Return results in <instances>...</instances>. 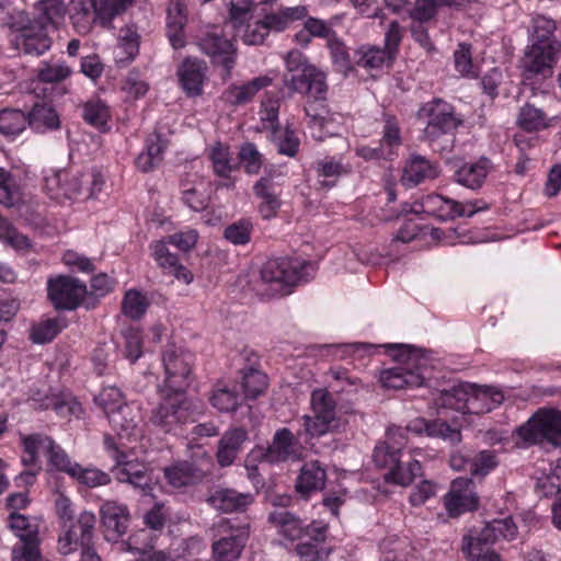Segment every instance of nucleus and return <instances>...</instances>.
Wrapping results in <instances>:
<instances>
[{"label": "nucleus", "mask_w": 561, "mask_h": 561, "mask_svg": "<svg viewBox=\"0 0 561 561\" xmlns=\"http://www.w3.org/2000/svg\"><path fill=\"white\" fill-rule=\"evenodd\" d=\"M416 435L425 434L428 437L440 438L450 444L461 440V432L458 423H413L407 427L392 424L386 431V442L378 444L373 454V460L380 468H388L386 480L398 485L407 486L422 474V467L417 460L408 455L407 473H401L404 453L402 448L407 444L405 433Z\"/></svg>", "instance_id": "f257e3e1"}, {"label": "nucleus", "mask_w": 561, "mask_h": 561, "mask_svg": "<svg viewBox=\"0 0 561 561\" xmlns=\"http://www.w3.org/2000/svg\"><path fill=\"white\" fill-rule=\"evenodd\" d=\"M164 387L161 388V402L156 417L164 421L174 417L178 421L195 416L196 407L184 399L183 392L188 386L193 373L194 355L183 346L169 343L162 351Z\"/></svg>", "instance_id": "f03ea898"}, {"label": "nucleus", "mask_w": 561, "mask_h": 561, "mask_svg": "<svg viewBox=\"0 0 561 561\" xmlns=\"http://www.w3.org/2000/svg\"><path fill=\"white\" fill-rule=\"evenodd\" d=\"M416 117L425 121L421 140L426 142L434 151H449L455 140V131L462 125V117L456 113L455 107L440 98L423 103Z\"/></svg>", "instance_id": "7ed1b4c3"}, {"label": "nucleus", "mask_w": 561, "mask_h": 561, "mask_svg": "<svg viewBox=\"0 0 561 561\" xmlns=\"http://www.w3.org/2000/svg\"><path fill=\"white\" fill-rule=\"evenodd\" d=\"M504 399L503 391L495 387L463 382L443 392L439 401L462 414L480 415L497 408Z\"/></svg>", "instance_id": "20e7f679"}, {"label": "nucleus", "mask_w": 561, "mask_h": 561, "mask_svg": "<svg viewBox=\"0 0 561 561\" xmlns=\"http://www.w3.org/2000/svg\"><path fill=\"white\" fill-rule=\"evenodd\" d=\"M104 184L102 175L96 172L73 173L67 170H51L45 175V190L56 201L92 198L101 192Z\"/></svg>", "instance_id": "39448f33"}, {"label": "nucleus", "mask_w": 561, "mask_h": 561, "mask_svg": "<svg viewBox=\"0 0 561 561\" xmlns=\"http://www.w3.org/2000/svg\"><path fill=\"white\" fill-rule=\"evenodd\" d=\"M400 353L396 355L399 365L380 371L379 381L387 389H404L420 387L424 381V370L428 358L421 350L409 345H398Z\"/></svg>", "instance_id": "423d86ee"}, {"label": "nucleus", "mask_w": 561, "mask_h": 561, "mask_svg": "<svg viewBox=\"0 0 561 561\" xmlns=\"http://www.w3.org/2000/svg\"><path fill=\"white\" fill-rule=\"evenodd\" d=\"M119 426L121 430L117 431L118 444L110 435H106L104 438L106 448L113 450L112 457L115 466L112 468V472L118 482L128 483L146 494L150 490L152 480L149 468L138 461L128 460L127 455L119 450V447L124 446V439L129 440L135 426L133 423H119Z\"/></svg>", "instance_id": "0eeeda50"}, {"label": "nucleus", "mask_w": 561, "mask_h": 561, "mask_svg": "<svg viewBox=\"0 0 561 561\" xmlns=\"http://www.w3.org/2000/svg\"><path fill=\"white\" fill-rule=\"evenodd\" d=\"M96 517L92 512L83 511L78 518L61 525L58 538V550L61 554H70L80 547L93 545Z\"/></svg>", "instance_id": "6e6552de"}, {"label": "nucleus", "mask_w": 561, "mask_h": 561, "mask_svg": "<svg viewBox=\"0 0 561 561\" xmlns=\"http://www.w3.org/2000/svg\"><path fill=\"white\" fill-rule=\"evenodd\" d=\"M516 533L517 528L511 518L493 519L479 533L463 536L461 551L465 556H472L476 550H488V546L500 539H513Z\"/></svg>", "instance_id": "1a4fd4ad"}, {"label": "nucleus", "mask_w": 561, "mask_h": 561, "mask_svg": "<svg viewBox=\"0 0 561 561\" xmlns=\"http://www.w3.org/2000/svg\"><path fill=\"white\" fill-rule=\"evenodd\" d=\"M48 297L56 309L73 310L88 294L84 283L70 276L48 280Z\"/></svg>", "instance_id": "9d476101"}, {"label": "nucleus", "mask_w": 561, "mask_h": 561, "mask_svg": "<svg viewBox=\"0 0 561 561\" xmlns=\"http://www.w3.org/2000/svg\"><path fill=\"white\" fill-rule=\"evenodd\" d=\"M307 265V263L287 257L272 259L263 265L261 277L264 283L278 284L279 290L283 291V287L294 286L302 279Z\"/></svg>", "instance_id": "9b49d317"}, {"label": "nucleus", "mask_w": 561, "mask_h": 561, "mask_svg": "<svg viewBox=\"0 0 561 561\" xmlns=\"http://www.w3.org/2000/svg\"><path fill=\"white\" fill-rule=\"evenodd\" d=\"M444 504L450 517H458L466 512L477 510L479 496L472 480L465 477L453 480Z\"/></svg>", "instance_id": "f8f14e48"}, {"label": "nucleus", "mask_w": 561, "mask_h": 561, "mask_svg": "<svg viewBox=\"0 0 561 561\" xmlns=\"http://www.w3.org/2000/svg\"><path fill=\"white\" fill-rule=\"evenodd\" d=\"M298 73L284 76V84L291 91L309 98H324L328 92L325 75L313 65H305Z\"/></svg>", "instance_id": "ddd939ff"}, {"label": "nucleus", "mask_w": 561, "mask_h": 561, "mask_svg": "<svg viewBox=\"0 0 561 561\" xmlns=\"http://www.w3.org/2000/svg\"><path fill=\"white\" fill-rule=\"evenodd\" d=\"M198 45L206 55L211 57L214 64L222 67V79H229L236 64L237 49L233 44L215 30L206 33L199 39Z\"/></svg>", "instance_id": "4468645a"}, {"label": "nucleus", "mask_w": 561, "mask_h": 561, "mask_svg": "<svg viewBox=\"0 0 561 561\" xmlns=\"http://www.w3.org/2000/svg\"><path fill=\"white\" fill-rule=\"evenodd\" d=\"M176 75L181 88L188 98L203 94V87L207 78V65L197 58H185L179 66Z\"/></svg>", "instance_id": "2eb2a0df"}, {"label": "nucleus", "mask_w": 561, "mask_h": 561, "mask_svg": "<svg viewBox=\"0 0 561 561\" xmlns=\"http://www.w3.org/2000/svg\"><path fill=\"white\" fill-rule=\"evenodd\" d=\"M515 433L525 445L546 443L561 447V423H523Z\"/></svg>", "instance_id": "dca6fc26"}, {"label": "nucleus", "mask_w": 561, "mask_h": 561, "mask_svg": "<svg viewBox=\"0 0 561 561\" xmlns=\"http://www.w3.org/2000/svg\"><path fill=\"white\" fill-rule=\"evenodd\" d=\"M11 42L16 50L33 56L45 54L51 46L48 30L34 22L23 33L15 34Z\"/></svg>", "instance_id": "f3484780"}, {"label": "nucleus", "mask_w": 561, "mask_h": 561, "mask_svg": "<svg viewBox=\"0 0 561 561\" xmlns=\"http://www.w3.org/2000/svg\"><path fill=\"white\" fill-rule=\"evenodd\" d=\"M254 195L261 201L259 213L263 219L274 218L280 206V188L271 176H262L253 186Z\"/></svg>", "instance_id": "a211bd4d"}, {"label": "nucleus", "mask_w": 561, "mask_h": 561, "mask_svg": "<svg viewBox=\"0 0 561 561\" xmlns=\"http://www.w3.org/2000/svg\"><path fill=\"white\" fill-rule=\"evenodd\" d=\"M273 78L259 76L243 84H231L222 93V100L231 106H241L251 102L263 89L271 85Z\"/></svg>", "instance_id": "6ab92c4d"}, {"label": "nucleus", "mask_w": 561, "mask_h": 561, "mask_svg": "<svg viewBox=\"0 0 561 561\" xmlns=\"http://www.w3.org/2000/svg\"><path fill=\"white\" fill-rule=\"evenodd\" d=\"M327 481L325 469L318 460L306 462L296 480V491L305 500L311 493L321 491Z\"/></svg>", "instance_id": "aec40b11"}, {"label": "nucleus", "mask_w": 561, "mask_h": 561, "mask_svg": "<svg viewBox=\"0 0 561 561\" xmlns=\"http://www.w3.org/2000/svg\"><path fill=\"white\" fill-rule=\"evenodd\" d=\"M167 147L168 141L160 133L150 134L146 139L144 150L135 160L136 168L142 173L153 171L162 163Z\"/></svg>", "instance_id": "412c9836"}, {"label": "nucleus", "mask_w": 561, "mask_h": 561, "mask_svg": "<svg viewBox=\"0 0 561 561\" xmlns=\"http://www.w3.org/2000/svg\"><path fill=\"white\" fill-rule=\"evenodd\" d=\"M559 53L557 45L548 46V48L528 45L525 53V71L531 75H550Z\"/></svg>", "instance_id": "4be33fe9"}, {"label": "nucleus", "mask_w": 561, "mask_h": 561, "mask_svg": "<svg viewBox=\"0 0 561 561\" xmlns=\"http://www.w3.org/2000/svg\"><path fill=\"white\" fill-rule=\"evenodd\" d=\"M208 503L222 513L243 511L253 499L250 493H241L233 489H215L208 497Z\"/></svg>", "instance_id": "5701e85b"}, {"label": "nucleus", "mask_w": 561, "mask_h": 561, "mask_svg": "<svg viewBox=\"0 0 561 561\" xmlns=\"http://www.w3.org/2000/svg\"><path fill=\"white\" fill-rule=\"evenodd\" d=\"M247 542V535L231 529L227 536L214 541L213 554L216 561H238Z\"/></svg>", "instance_id": "b1692460"}, {"label": "nucleus", "mask_w": 561, "mask_h": 561, "mask_svg": "<svg viewBox=\"0 0 561 561\" xmlns=\"http://www.w3.org/2000/svg\"><path fill=\"white\" fill-rule=\"evenodd\" d=\"M268 522L277 529L278 535L290 541L304 537V520L287 510H274L268 515Z\"/></svg>", "instance_id": "393cba45"}, {"label": "nucleus", "mask_w": 561, "mask_h": 561, "mask_svg": "<svg viewBox=\"0 0 561 561\" xmlns=\"http://www.w3.org/2000/svg\"><path fill=\"white\" fill-rule=\"evenodd\" d=\"M27 126L35 133L44 134L46 131L60 128V118L56 110L48 103H35L26 112Z\"/></svg>", "instance_id": "a878e982"}, {"label": "nucleus", "mask_w": 561, "mask_h": 561, "mask_svg": "<svg viewBox=\"0 0 561 561\" xmlns=\"http://www.w3.org/2000/svg\"><path fill=\"white\" fill-rule=\"evenodd\" d=\"M297 457L294 436L287 428L276 432L273 443L263 455L264 460L270 463L284 462Z\"/></svg>", "instance_id": "bb28decb"}, {"label": "nucleus", "mask_w": 561, "mask_h": 561, "mask_svg": "<svg viewBox=\"0 0 561 561\" xmlns=\"http://www.w3.org/2000/svg\"><path fill=\"white\" fill-rule=\"evenodd\" d=\"M151 249L154 260L169 274H172L185 284H190L193 280V274L180 264L178 256L170 252L165 241H157L151 245Z\"/></svg>", "instance_id": "cd10ccee"}, {"label": "nucleus", "mask_w": 561, "mask_h": 561, "mask_svg": "<svg viewBox=\"0 0 561 561\" xmlns=\"http://www.w3.org/2000/svg\"><path fill=\"white\" fill-rule=\"evenodd\" d=\"M101 517L107 531L112 533L113 538L125 534L128 527L129 515L127 507L114 501H106L101 506Z\"/></svg>", "instance_id": "c85d7f7f"}, {"label": "nucleus", "mask_w": 561, "mask_h": 561, "mask_svg": "<svg viewBox=\"0 0 561 561\" xmlns=\"http://www.w3.org/2000/svg\"><path fill=\"white\" fill-rule=\"evenodd\" d=\"M556 31L557 23L554 20L545 15H538L534 18L529 31V45L543 46V48H548V46L551 45H557L558 51H560L561 42L557 39Z\"/></svg>", "instance_id": "c756f323"}, {"label": "nucleus", "mask_w": 561, "mask_h": 561, "mask_svg": "<svg viewBox=\"0 0 561 561\" xmlns=\"http://www.w3.org/2000/svg\"><path fill=\"white\" fill-rule=\"evenodd\" d=\"M438 165L427 160L425 157L412 156L403 169L402 181L410 185H417L424 180L438 176Z\"/></svg>", "instance_id": "7c9ffc66"}, {"label": "nucleus", "mask_w": 561, "mask_h": 561, "mask_svg": "<svg viewBox=\"0 0 561 561\" xmlns=\"http://www.w3.org/2000/svg\"><path fill=\"white\" fill-rule=\"evenodd\" d=\"M393 59L387 50L375 45H362L354 51V65L366 70L381 69L391 66Z\"/></svg>", "instance_id": "2f4dec72"}, {"label": "nucleus", "mask_w": 561, "mask_h": 561, "mask_svg": "<svg viewBox=\"0 0 561 561\" xmlns=\"http://www.w3.org/2000/svg\"><path fill=\"white\" fill-rule=\"evenodd\" d=\"M454 207H457L456 201L445 198L438 194H430L414 204L413 211L424 213L440 220H449L453 219Z\"/></svg>", "instance_id": "473e14b6"}, {"label": "nucleus", "mask_w": 561, "mask_h": 561, "mask_svg": "<svg viewBox=\"0 0 561 561\" xmlns=\"http://www.w3.org/2000/svg\"><path fill=\"white\" fill-rule=\"evenodd\" d=\"M308 15L306 5L280 8L276 12L264 15V23L268 31L283 32L293 23L304 20Z\"/></svg>", "instance_id": "72a5a7b5"}, {"label": "nucleus", "mask_w": 561, "mask_h": 561, "mask_svg": "<svg viewBox=\"0 0 561 561\" xmlns=\"http://www.w3.org/2000/svg\"><path fill=\"white\" fill-rule=\"evenodd\" d=\"M489 161L481 159L474 163L462 164L455 173L457 183L471 188H480L488 175Z\"/></svg>", "instance_id": "f704fd0d"}, {"label": "nucleus", "mask_w": 561, "mask_h": 561, "mask_svg": "<svg viewBox=\"0 0 561 561\" xmlns=\"http://www.w3.org/2000/svg\"><path fill=\"white\" fill-rule=\"evenodd\" d=\"M36 15L33 22L48 30L65 16L66 7L62 0H41L35 5Z\"/></svg>", "instance_id": "c9c22d12"}, {"label": "nucleus", "mask_w": 561, "mask_h": 561, "mask_svg": "<svg viewBox=\"0 0 561 561\" xmlns=\"http://www.w3.org/2000/svg\"><path fill=\"white\" fill-rule=\"evenodd\" d=\"M516 124L526 131H539L550 126V119L541 108L526 103L519 108Z\"/></svg>", "instance_id": "e433bc0d"}, {"label": "nucleus", "mask_w": 561, "mask_h": 561, "mask_svg": "<svg viewBox=\"0 0 561 561\" xmlns=\"http://www.w3.org/2000/svg\"><path fill=\"white\" fill-rule=\"evenodd\" d=\"M27 127L26 112L18 108L0 110V134L8 138H14Z\"/></svg>", "instance_id": "4c0bfd02"}, {"label": "nucleus", "mask_w": 561, "mask_h": 561, "mask_svg": "<svg viewBox=\"0 0 561 561\" xmlns=\"http://www.w3.org/2000/svg\"><path fill=\"white\" fill-rule=\"evenodd\" d=\"M169 483L175 488H181L199 480L204 472L194 463L183 461L164 471Z\"/></svg>", "instance_id": "58836bf2"}, {"label": "nucleus", "mask_w": 561, "mask_h": 561, "mask_svg": "<svg viewBox=\"0 0 561 561\" xmlns=\"http://www.w3.org/2000/svg\"><path fill=\"white\" fill-rule=\"evenodd\" d=\"M213 172L219 178H228L237 165L232 164V157L228 145L216 142L208 153Z\"/></svg>", "instance_id": "ea45409f"}, {"label": "nucleus", "mask_w": 561, "mask_h": 561, "mask_svg": "<svg viewBox=\"0 0 561 561\" xmlns=\"http://www.w3.org/2000/svg\"><path fill=\"white\" fill-rule=\"evenodd\" d=\"M310 404L316 421H333L336 403L332 394L323 388L314 389L311 392Z\"/></svg>", "instance_id": "a19ab883"}, {"label": "nucleus", "mask_w": 561, "mask_h": 561, "mask_svg": "<svg viewBox=\"0 0 561 561\" xmlns=\"http://www.w3.org/2000/svg\"><path fill=\"white\" fill-rule=\"evenodd\" d=\"M100 24L110 27L115 16L122 14L134 0H90Z\"/></svg>", "instance_id": "79ce46f5"}, {"label": "nucleus", "mask_w": 561, "mask_h": 561, "mask_svg": "<svg viewBox=\"0 0 561 561\" xmlns=\"http://www.w3.org/2000/svg\"><path fill=\"white\" fill-rule=\"evenodd\" d=\"M271 140L279 154L294 158L298 153L300 140L290 126H286L284 129L273 128Z\"/></svg>", "instance_id": "37998d69"}, {"label": "nucleus", "mask_w": 561, "mask_h": 561, "mask_svg": "<svg viewBox=\"0 0 561 561\" xmlns=\"http://www.w3.org/2000/svg\"><path fill=\"white\" fill-rule=\"evenodd\" d=\"M65 327L60 318L44 319L32 325L30 337L36 344L49 343Z\"/></svg>", "instance_id": "c03bdc74"}, {"label": "nucleus", "mask_w": 561, "mask_h": 561, "mask_svg": "<svg viewBox=\"0 0 561 561\" xmlns=\"http://www.w3.org/2000/svg\"><path fill=\"white\" fill-rule=\"evenodd\" d=\"M327 95L324 98H309L306 105L305 112L309 118L311 126H318L323 129L334 121V114H332L325 103Z\"/></svg>", "instance_id": "a18cd8bd"}, {"label": "nucleus", "mask_w": 561, "mask_h": 561, "mask_svg": "<svg viewBox=\"0 0 561 561\" xmlns=\"http://www.w3.org/2000/svg\"><path fill=\"white\" fill-rule=\"evenodd\" d=\"M242 374V388L247 398L255 399L261 396L268 386V378L259 368H243Z\"/></svg>", "instance_id": "49530a36"}, {"label": "nucleus", "mask_w": 561, "mask_h": 561, "mask_svg": "<svg viewBox=\"0 0 561 561\" xmlns=\"http://www.w3.org/2000/svg\"><path fill=\"white\" fill-rule=\"evenodd\" d=\"M70 19L75 30L85 35L92 30L98 16L94 9L91 11L85 2L77 1L72 3Z\"/></svg>", "instance_id": "de8ad7c7"}, {"label": "nucleus", "mask_w": 561, "mask_h": 561, "mask_svg": "<svg viewBox=\"0 0 561 561\" xmlns=\"http://www.w3.org/2000/svg\"><path fill=\"white\" fill-rule=\"evenodd\" d=\"M82 116L88 124L99 129H104L111 118L108 106L99 99L83 105Z\"/></svg>", "instance_id": "09e8293b"}, {"label": "nucleus", "mask_w": 561, "mask_h": 561, "mask_svg": "<svg viewBox=\"0 0 561 561\" xmlns=\"http://www.w3.org/2000/svg\"><path fill=\"white\" fill-rule=\"evenodd\" d=\"M117 60L131 61L139 53V35L131 27H124L119 31Z\"/></svg>", "instance_id": "8fccbe9b"}, {"label": "nucleus", "mask_w": 561, "mask_h": 561, "mask_svg": "<svg viewBox=\"0 0 561 561\" xmlns=\"http://www.w3.org/2000/svg\"><path fill=\"white\" fill-rule=\"evenodd\" d=\"M24 455L22 463L25 467H34L37 462V454H44V447H51L50 437L42 434H32L22 437Z\"/></svg>", "instance_id": "3c124183"}, {"label": "nucleus", "mask_w": 561, "mask_h": 561, "mask_svg": "<svg viewBox=\"0 0 561 561\" xmlns=\"http://www.w3.org/2000/svg\"><path fill=\"white\" fill-rule=\"evenodd\" d=\"M51 405L59 417L71 421L72 419L79 420L84 416V409L81 402L70 393L55 398Z\"/></svg>", "instance_id": "603ef678"}, {"label": "nucleus", "mask_w": 561, "mask_h": 561, "mask_svg": "<svg viewBox=\"0 0 561 561\" xmlns=\"http://www.w3.org/2000/svg\"><path fill=\"white\" fill-rule=\"evenodd\" d=\"M72 69L65 62L43 61L37 69V79L45 83H59L68 79Z\"/></svg>", "instance_id": "864d4df0"}, {"label": "nucleus", "mask_w": 561, "mask_h": 561, "mask_svg": "<svg viewBox=\"0 0 561 561\" xmlns=\"http://www.w3.org/2000/svg\"><path fill=\"white\" fill-rule=\"evenodd\" d=\"M149 301L140 291L130 289L126 291L122 301V312L124 316L138 320L146 313Z\"/></svg>", "instance_id": "5fc2aeb1"}, {"label": "nucleus", "mask_w": 561, "mask_h": 561, "mask_svg": "<svg viewBox=\"0 0 561 561\" xmlns=\"http://www.w3.org/2000/svg\"><path fill=\"white\" fill-rule=\"evenodd\" d=\"M203 187L204 184L202 182L196 184H182V199L184 204L194 211H201L207 207L209 197Z\"/></svg>", "instance_id": "6e6d98bb"}, {"label": "nucleus", "mask_w": 561, "mask_h": 561, "mask_svg": "<svg viewBox=\"0 0 561 561\" xmlns=\"http://www.w3.org/2000/svg\"><path fill=\"white\" fill-rule=\"evenodd\" d=\"M95 401L107 417L115 412L122 411L125 407L123 394L116 387L103 388Z\"/></svg>", "instance_id": "4d7b16f0"}, {"label": "nucleus", "mask_w": 561, "mask_h": 561, "mask_svg": "<svg viewBox=\"0 0 561 561\" xmlns=\"http://www.w3.org/2000/svg\"><path fill=\"white\" fill-rule=\"evenodd\" d=\"M402 142L401 130L398 121L390 115H385V124L380 147L386 149L389 158L393 154V149L398 148Z\"/></svg>", "instance_id": "13d9d810"}, {"label": "nucleus", "mask_w": 561, "mask_h": 561, "mask_svg": "<svg viewBox=\"0 0 561 561\" xmlns=\"http://www.w3.org/2000/svg\"><path fill=\"white\" fill-rule=\"evenodd\" d=\"M253 225L249 219H240L226 227L224 237L234 245H243L250 242Z\"/></svg>", "instance_id": "bf43d9fd"}, {"label": "nucleus", "mask_w": 561, "mask_h": 561, "mask_svg": "<svg viewBox=\"0 0 561 561\" xmlns=\"http://www.w3.org/2000/svg\"><path fill=\"white\" fill-rule=\"evenodd\" d=\"M239 160L248 174H257L263 165V154L253 142H244L239 150Z\"/></svg>", "instance_id": "052dcab7"}, {"label": "nucleus", "mask_w": 561, "mask_h": 561, "mask_svg": "<svg viewBox=\"0 0 561 561\" xmlns=\"http://www.w3.org/2000/svg\"><path fill=\"white\" fill-rule=\"evenodd\" d=\"M70 477L89 488L106 485L111 481L107 473L94 468H82L79 463L75 466V472Z\"/></svg>", "instance_id": "680f3d73"}, {"label": "nucleus", "mask_w": 561, "mask_h": 561, "mask_svg": "<svg viewBox=\"0 0 561 561\" xmlns=\"http://www.w3.org/2000/svg\"><path fill=\"white\" fill-rule=\"evenodd\" d=\"M252 10V0H230L229 20L233 28L239 32L250 21Z\"/></svg>", "instance_id": "e2e57ef3"}, {"label": "nucleus", "mask_w": 561, "mask_h": 561, "mask_svg": "<svg viewBox=\"0 0 561 561\" xmlns=\"http://www.w3.org/2000/svg\"><path fill=\"white\" fill-rule=\"evenodd\" d=\"M0 240L8 245L16 249H27L30 247L28 239L19 233L8 218L0 215Z\"/></svg>", "instance_id": "0e129e2a"}, {"label": "nucleus", "mask_w": 561, "mask_h": 561, "mask_svg": "<svg viewBox=\"0 0 561 561\" xmlns=\"http://www.w3.org/2000/svg\"><path fill=\"white\" fill-rule=\"evenodd\" d=\"M51 447H44V454L48 457L49 462L59 471L69 476L75 472V466L78 462H72L68 455L55 444L50 438Z\"/></svg>", "instance_id": "69168bd1"}, {"label": "nucleus", "mask_w": 561, "mask_h": 561, "mask_svg": "<svg viewBox=\"0 0 561 561\" xmlns=\"http://www.w3.org/2000/svg\"><path fill=\"white\" fill-rule=\"evenodd\" d=\"M316 172L320 178L332 179L333 181L330 182L332 185L341 175L347 174L350 172V168L334 158H324L317 161Z\"/></svg>", "instance_id": "338daca9"}, {"label": "nucleus", "mask_w": 561, "mask_h": 561, "mask_svg": "<svg viewBox=\"0 0 561 561\" xmlns=\"http://www.w3.org/2000/svg\"><path fill=\"white\" fill-rule=\"evenodd\" d=\"M438 2L436 0H415L414 5L409 10V16L413 24H424L436 16Z\"/></svg>", "instance_id": "774afa93"}]
</instances>
